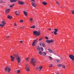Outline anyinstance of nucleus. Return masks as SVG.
<instances>
[{
  "label": "nucleus",
  "mask_w": 74,
  "mask_h": 74,
  "mask_svg": "<svg viewBox=\"0 0 74 74\" xmlns=\"http://www.w3.org/2000/svg\"><path fill=\"white\" fill-rule=\"evenodd\" d=\"M15 58H16V59H17V61L18 62V63L19 64V65H20V63H21V57L19 56L18 54L15 55Z\"/></svg>",
  "instance_id": "nucleus-1"
},
{
  "label": "nucleus",
  "mask_w": 74,
  "mask_h": 74,
  "mask_svg": "<svg viewBox=\"0 0 74 74\" xmlns=\"http://www.w3.org/2000/svg\"><path fill=\"white\" fill-rule=\"evenodd\" d=\"M37 61L36 59H35L33 58H31V59L30 61V63L31 64H32L33 66L35 67V63H36Z\"/></svg>",
  "instance_id": "nucleus-2"
},
{
  "label": "nucleus",
  "mask_w": 74,
  "mask_h": 74,
  "mask_svg": "<svg viewBox=\"0 0 74 74\" xmlns=\"http://www.w3.org/2000/svg\"><path fill=\"white\" fill-rule=\"evenodd\" d=\"M40 31L37 32L36 31H34L33 32V34L35 35H36V36H38L40 35Z\"/></svg>",
  "instance_id": "nucleus-3"
},
{
  "label": "nucleus",
  "mask_w": 74,
  "mask_h": 74,
  "mask_svg": "<svg viewBox=\"0 0 74 74\" xmlns=\"http://www.w3.org/2000/svg\"><path fill=\"white\" fill-rule=\"evenodd\" d=\"M4 70L5 72H7V71H8V73H10V72L11 70V69L9 67H6L5 68Z\"/></svg>",
  "instance_id": "nucleus-4"
},
{
  "label": "nucleus",
  "mask_w": 74,
  "mask_h": 74,
  "mask_svg": "<svg viewBox=\"0 0 74 74\" xmlns=\"http://www.w3.org/2000/svg\"><path fill=\"white\" fill-rule=\"evenodd\" d=\"M1 24H0V27H3V26L6 24L5 23V22L4 21H2L1 23Z\"/></svg>",
  "instance_id": "nucleus-5"
},
{
  "label": "nucleus",
  "mask_w": 74,
  "mask_h": 74,
  "mask_svg": "<svg viewBox=\"0 0 74 74\" xmlns=\"http://www.w3.org/2000/svg\"><path fill=\"white\" fill-rule=\"evenodd\" d=\"M69 58L73 61H74V56L72 55H70L69 56Z\"/></svg>",
  "instance_id": "nucleus-6"
},
{
  "label": "nucleus",
  "mask_w": 74,
  "mask_h": 74,
  "mask_svg": "<svg viewBox=\"0 0 74 74\" xmlns=\"http://www.w3.org/2000/svg\"><path fill=\"white\" fill-rule=\"evenodd\" d=\"M37 41V39L34 40V42L32 43V45L33 47H34V46H35V44H36V43Z\"/></svg>",
  "instance_id": "nucleus-7"
},
{
  "label": "nucleus",
  "mask_w": 74,
  "mask_h": 74,
  "mask_svg": "<svg viewBox=\"0 0 74 74\" xmlns=\"http://www.w3.org/2000/svg\"><path fill=\"white\" fill-rule=\"evenodd\" d=\"M54 30L55 31H54L53 34H55V35H56L57 34V33H56V32H58V29H54Z\"/></svg>",
  "instance_id": "nucleus-8"
},
{
  "label": "nucleus",
  "mask_w": 74,
  "mask_h": 74,
  "mask_svg": "<svg viewBox=\"0 0 74 74\" xmlns=\"http://www.w3.org/2000/svg\"><path fill=\"white\" fill-rule=\"evenodd\" d=\"M45 42H47V43H51V42H53V40H47Z\"/></svg>",
  "instance_id": "nucleus-9"
},
{
  "label": "nucleus",
  "mask_w": 74,
  "mask_h": 74,
  "mask_svg": "<svg viewBox=\"0 0 74 74\" xmlns=\"http://www.w3.org/2000/svg\"><path fill=\"white\" fill-rule=\"evenodd\" d=\"M42 69V66H40L39 67L36 68V70H38V71H41V70Z\"/></svg>",
  "instance_id": "nucleus-10"
},
{
  "label": "nucleus",
  "mask_w": 74,
  "mask_h": 74,
  "mask_svg": "<svg viewBox=\"0 0 74 74\" xmlns=\"http://www.w3.org/2000/svg\"><path fill=\"white\" fill-rule=\"evenodd\" d=\"M18 3L19 5H23V4H25V3H24V2L22 1L20 2L19 1H18Z\"/></svg>",
  "instance_id": "nucleus-11"
},
{
  "label": "nucleus",
  "mask_w": 74,
  "mask_h": 74,
  "mask_svg": "<svg viewBox=\"0 0 74 74\" xmlns=\"http://www.w3.org/2000/svg\"><path fill=\"white\" fill-rule=\"evenodd\" d=\"M15 13L16 15H18L20 14V12L19 11H16L15 12Z\"/></svg>",
  "instance_id": "nucleus-12"
},
{
  "label": "nucleus",
  "mask_w": 74,
  "mask_h": 74,
  "mask_svg": "<svg viewBox=\"0 0 74 74\" xmlns=\"http://www.w3.org/2000/svg\"><path fill=\"white\" fill-rule=\"evenodd\" d=\"M27 66H28V64H27L26 66V70L27 71H30V69H29V68Z\"/></svg>",
  "instance_id": "nucleus-13"
},
{
  "label": "nucleus",
  "mask_w": 74,
  "mask_h": 74,
  "mask_svg": "<svg viewBox=\"0 0 74 74\" xmlns=\"http://www.w3.org/2000/svg\"><path fill=\"white\" fill-rule=\"evenodd\" d=\"M17 1V0H10V2L11 3H15Z\"/></svg>",
  "instance_id": "nucleus-14"
},
{
  "label": "nucleus",
  "mask_w": 74,
  "mask_h": 74,
  "mask_svg": "<svg viewBox=\"0 0 74 74\" xmlns=\"http://www.w3.org/2000/svg\"><path fill=\"white\" fill-rule=\"evenodd\" d=\"M10 58H11V61H14V60H15V59L13 57H12V56H10Z\"/></svg>",
  "instance_id": "nucleus-15"
},
{
  "label": "nucleus",
  "mask_w": 74,
  "mask_h": 74,
  "mask_svg": "<svg viewBox=\"0 0 74 74\" xmlns=\"http://www.w3.org/2000/svg\"><path fill=\"white\" fill-rule=\"evenodd\" d=\"M32 5L33 6V7H36V4L32 2Z\"/></svg>",
  "instance_id": "nucleus-16"
},
{
  "label": "nucleus",
  "mask_w": 74,
  "mask_h": 74,
  "mask_svg": "<svg viewBox=\"0 0 74 74\" xmlns=\"http://www.w3.org/2000/svg\"><path fill=\"white\" fill-rule=\"evenodd\" d=\"M23 12H24V15L26 16L27 15V12H26L23 11Z\"/></svg>",
  "instance_id": "nucleus-17"
},
{
  "label": "nucleus",
  "mask_w": 74,
  "mask_h": 74,
  "mask_svg": "<svg viewBox=\"0 0 74 74\" xmlns=\"http://www.w3.org/2000/svg\"><path fill=\"white\" fill-rule=\"evenodd\" d=\"M37 51H40V47L39 46H37L36 48Z\"/></svg>",
  "instance_id": "nucleus-18"
},
{
  "label": "nucleus",
  "mask_w": 74,
  "mask_h": 74,
  "mask_svg": "<svg viewBox=\"0 0 74 74\" xmlns=\"http://www.w3.org/2000/svg\"><path fill=\"white\" fill-rule=\"evenodd\" d=\"M10 9H6L5 10V13H8V12H10Z\"/></svg>",
  "instance_id": "nucleus-19"
},
{
  "label": "nucleus",
  "mask_w": 74,
  "mask_h": 74,
  "mask_svg": "<svg viewBox=\"0 0 74 74\" xmlns=\"http://www.w3.org/2000/svg\"><path fill=\"white\" fill-rule=\"evenodd\" d=\"M12 18V16H11L10 15H8V19H10Z\"/></svg>",
  "instance_id": "nucleus-20"
},
{
  "label": "nucleus",
  "mask_w": 74,
  "mask_h": 74,
  "mask_svg": "<svg viewBox=\"0 0 74 74\" xmlns=\"http://www.w3.org/2000/svg\"><path fill=\"white\" fill-rule=\"evenodd\" d=\"M48 51L50 53H53V51H52L51 49H49Z\"/></svg>",
  "instance_id": "nucleus-21"
},
{
  "label": "nucleus",
  "mask_w": 74,
  "mask_h": 74,
  "mask_svg": "<svg viewBox=\"0 0 74 74\" xmlns=\"http://www.w3.org/2000/svg\"><path fill=\"white\" fill-rule=\"evenodd\" d=\"M42 4H44V5H47V3L45 2H42Z\"/></svg>",
  "instance_id": "nucleus-22"
},
{
  "label": "nucleus",
  "mask_w": 74,
  "mask_h": 74,
  "mask_svg": "<svg viewBox=\"0 0 74 74\" xmlns=\"http://www.w3.org/2000/svg\"><path fill=\"white\" fill-rule=\"evenodd\" d=\"M35 27H36V26H35V25H34V26H32V27H30V28H31V29H32V28H33V29H34Z\"/></svg>",
  "instance_id": "nucleus-23"
},
{
  "label": "nucleus",
  "mask_w": 74,
  "mask_h": 74,
  "mask_svg": "<svg viewBox=\"0 0 74 74\" xmlns=\"http://www.w3.org/2000/svg\"><path fill=\"white\" fill-rule=\"evenodd\" d=\"M39 53L40 55H41L42 54V52L41 51H40L39 52Z\"/></svg>",
  "instance_id": "nucleus-24"
},
{
  "label": "nucleus",
  "mask_w": 74,
  "mask_h": 74,
  "mask_svg": "<svg viewBox=\"0 0 74 74\" xmlns=\"http://www.w3.org/2000/svg\"><path fill=\"white\" fill-rule=\"evenodd\" d=\"M42 45L43 47H45V44L44 43H42Z\"/></svg>",
  "instance_id": "nucleus-25"
},
{
  "label": "nucleus",
  "mask_w": 74,
  "mask_h": 74,
  "mask_svg": "<svg viewBox=\"0 0 74 74\" xmlns=\"http://www.w3.org/2000/svg\"><path fill=\"white\" fill-rule=\"evenodd\" d=\"M43 53L44 55H47V53H46V52H43Z\"/></svg>",
  "instance_id": "nucleus-26"
},
{
  "label": "nucleus",
  "mask_w": 74,
  "mask_h": 74,
  "mask_svg": "<svg viewBox=\"0 0 74 74\" xmlns=\"http://www.w3.org/2000/svg\"><path fill=\"white\" fill-rule=\"evenodd\" d=\"M40 49H41V51H44V49L43 48V47H40Z\"/></svg>",
  "instance_id": "nucleus-27"
},
{
  "label": "nucleus",
  "mask_w": 74,
  "mask_h": 74,
  "mask_svg": "<svg viewBox=\"0 0 74 74\" xmlns=\"http://www.w3.org/2000/svg\"><path fill=\"white\" fill-rule=\"evenodd\" d=\"M14 5V4H13L10 5V8L12 7Z\"/></svg>",
  "instance_id": "nucleus-28"
},
{
  "label": "nucleus",
  "mask_w": 74,
  "mask_h": 74,
  "mask_svg": "<svg viewBox=\"0 0 74 74\" xmlns=\"http://www.w3.org/2000/svg\"><path fill=\"white\" fill-rule=\"evenodd\" d=\"M25 28V26H23V27H20V29H23V28Z\"/></svg>",
  "instance_id": "nucleus-29"
},
{
  "label": "nucleus",
  "mask_w": 74,
  "mask_h": 74,
  "mask_svg": "<svg viewBox=\"0 0 74 74\" xmlns=\"http://www.w3.org/2000/svg\"><path fill=\"white\" fill-rule=\"evenodd\" d=\"M49 58L50 60H52V58L50 56H49Z\"/></svg>",
  "instance_id": "nucleus-30"
},
{
  "label": "nucleus",
  "mask_w": 74,
  "mask_h": 74,
  "mask_svg": "<svg viewBox=\"0 0 74 74\" xmlns=\"http://www.w3.org/2000/svg\"><path fill=\"white\" fill-rule=\"evenodd\" d=\"M29 57H28V58H27L26 59V60H25L26 61H29Z\"/></svg>",
  "instance_id": "nucleus-31"
},
{
  "label": "nucleus",
  "mask_w": 74,
  "mask_h": 74,
  "mask_svg": "<svg viewBox=\"0 0 74 74\" xmlns=\"http://www.w3.org/2000/svg\"><path fill=\"white\" fill-rule=\"evenodd\" d=\"M58 67H61L62 66V64H58Z\"/></svg>",
  "instance_id": "nucleus-32"
},
{
  "label": "nucleus",
  "mask_w": 74,
  "mask_h": 74,
  "mask_svg": "<svg viewBox=\"0 0 74 74\" xmlns=\"http://www.w3.org/2000/svg\"><path fill=\"white\" fill-rule=\"evenodd\" d=\"M52 66H53V65H52V64H51L49 66V67H52Z\"/></svg>",
  "instance_id": "nucleus-33"
},
{
  "label": "nucleus",
  "mask_w": 74,
  "mask_h": 74,
  "mask_svg": "<svg viewBox=\"0 0 74 74\" xmlns=\"http://www.w3.org/2000/svg\"><path fill=\"white\" fill-rule=\"evenodd\" d=\"M56 4L57 5H59V3L58 2L56 1Z\"/></svg>",
  "instance_id": "nucleus-34"
},
{
  "label": "nucleus",
  "mask_w": 74,
  "mask_h": 74,
  "mask_svg": "<svg viewBox=\"0 0 74 74\" xmlns=\"http://www.w3.org/2000/svg\"><path fill=\"white\" fill-rule=\"evenodd\" d=\"M29 19L30 21H31V22H32L33 21V19L32 18H30Z\"/></svg>",
  "instance_id": "nucleus-35"
},
{
  "label": "nucleus",
  "mask_w": 74,
  "mask_h": 74,
  "mask_svg": "<svg viewBox=\"0 0 74 74\" xmlns=\"http://www.w3.org/2000/svg\"><path fill=\"white\" fill-rule=\"evenodd\" d=\"M42 40V38H40L39 39V41H41V40Z\"/></svg>",
  "instance_id": "nucleus-36"
},
{
  "label": "nucleus",
  "mask_w": 74,
  "mask_h": 74,
  "mask_svg": "<svg viewBox=\"0 0 74 74\" xmlns=\"http://www.w3.org/2000/svg\"><path fill=\"white\" fill-rule=\"evenodd\" d=\"M62 68H63V69H65V66L64 65H63L62 66Z\"/></svg>",
  "instance_id": "nucleus-37"
},
{
  "label": "nucleus",
  "mask_w": 74,
  "mask_h": 74,
  "mask_svg": "<svg viewBox=\"0 0 74 74\" xmlns=\"http://www.w3.org/2000/svg\"><path fill=\"white\" fill-rule=\"evenodd\" d=\"M20 71L19 70H17V73H18V74H19V73H20Z\"/></svg>",
  "instance_id": "nucleus-38"
},
{
  "label": "nucleus",
  "mask_w": 74,
  "mask_h": 74,
  "mask_svg": "<svg viewBox=\"0 0 74 74\" xmlns=\"http://www.w3.org/2000/svg\"><path fill=\"white\" fill-rule=\"evenodd\" d=\"M45 38H46V40H48V37L47 36H45Z\"/></svg>",
  "instance_id": "nucleus-39"
},
{
  "label": "nucleus",
  "mask_w": 74,
  "mask_h": 74,
  "mask_svg": "<svg viewBox=\"0 0 74 74\" xmlns=\"http://www.w3.org/2000/svg\"><path fill=\"white\" fill-rule=\"evenodd\" d=\"M20 22L21 23H22V22H23V20H21L20 21Z\"/></svg>",
  "instance_id": "nucleus-40"
},
{
  "label": "nucleus",
  "mask_w": 74,
  "mask_h": 74,
  "mask_svg": "<svg viewBox=\"0 0 74 74\" xmlns=\"http://www.w3.org/2000/svg\"><path fill=\"white\" fill-rule=\"evenodd\" d=\"M71 12L73 14H74V11H71Z\"/></svg>",
  "instance_id": "nucleus-41"
},
{
  "label": "nucleus",
  "mask_w": 74,
  "mask_h": 74,
  "mask_svg": "<svg viewBox=\"0 0 74 74\" xmlns=\"http://www.w3.org/2000/svg\"><path fill=\"white\" fill-rule=\"evenodd\" d=\"M59 62H60V60H57V62L58 63Z\"/></svg>",
  "instance_id": "nucleus-42"
},
{
  "label": "nucleus",
  "mask_w": 74,
  "mask_h": 74,
  "mask_svg": "<svg viewBox=\"0 0 74 74\" xmlns=\"http://www.w3.org/2000/svg\"><path fill=\"white\" fill-rule=\"evenodd\" d=\"M14 25L15 26H17L16 24V23H14Z\"/></svg>",
  "instance_id": "nucleus-43"
},
{
  "label": "nucleus",
  "mask_w": 74,
  "mask_h": 74,
  "mask_svg": "<svg viewBox=\"0 0 74 74\" xmlns=\"http://www.w3.org/2000/svg\"><path fill=\"white\" fill-rule=\"evenodd\" d=\"M32 1L33 2H34V0H30Z\"/></svg>",
  "instance_id": "nucleus-44"
},
{
  "label": "nucleus",
  "mask_w": 74,
  "mask_h": 74,
  "mask_svg": "<svg viewBox=\"0 0 74 74\" xmlns=\"http://www.w3.org/2000/svg\"><path fill=\"white\" fill-rule=\"evenodd\" d=\"M23 42L22 40L20 41V42L21 43H22V42Z\"/></svg>",
  "instance_id": "nucleus-45"
},
{
  "label": "nucleus",
  "mask_w": 74,
  "mask_h": 74,
  "mask_svg": "<svg viewBox=\"0 0 74 74\" xmlns=\"http://www.w3.org/2000/svg\"><path fill=\"white\" fill-rule=\"evenodd\" d=\"M9 38V36H7V38Z\"/></svg>",
  "instance_id": "nucleus-46"
},
{
  "label": "nucleus",
  "mask_w": 74,
  "mask_h": 74,
  "mask_svg": "<svg viewBox=\"0 0 74 74\" xmlns=\"http://www.w3.org/2000/svg\"><path fill=\"white\" fill-rule=\"evenodd\" d=\"M2 3V1H0V3Z\"/></svg>",
  "instance_id": "nucleus-47"
},
{
  "label": "nucleus",
  "mask_w": 74,
  "mask_h": 74,
  "mask_svg": "<svg viewBox=\"0 0 74 74\" xmlns=\"http://www.w3.org/2000/svg\"><path fill=\"white\" fill-rule=\"evenodd\" d=\"M49 30H51V28L48 29Z\"/></svg>",
  "instance_id": "nucleus-48"
},
{
  "label": "nucleus",
  "mask_w": 74,
  "mask_h": 74,
  "mask_svg": "<svg viewBox=\"0 0 74 74\" xmlns=\"http://www.w3.org/2000/svg\"><path fill=\"white\" fill-rule=\"evenodd\" d=\"M39 45H41V43H39Z\"/></svg>",
  "instance_id": "nucleus-49"
},
{
  "label": "nucleus",
  "mask_w": 74,
  "mask_h": 74,
  "mask_svg": "<svg viewBox=\"0 0 74 74\" xmlns=\"http://www.w3.org/2000/svg\"><path fill=\"white\" fill-rule=\"evenodd\" d=\"M51 33H54V32L52 31V32H51Z\"/></svg>",
  "instance_id": "nucleus-50"
},
{
  "label": "nucleus",
  "mask_w": 74,
  "mask_h": 74,
  "mask_svg": "<svg viewBox=\"0 0 74 74\" xmlns=\"http://www.w3.org/2000/svg\"><path fill=\"white\" fill-rule=\"evenodd\" d=\"M15 71L16 73H17V72H18V71Z\"/></svg>",
  "instance_id": "nucleus-51"
},
{
  "label": "nucleus",
  "mask_w": 74,
  "mask_h": 74,
  "mask_svg": "<svg viewBox=\"0 0 74 74\" xmlns=\"http://www.w3.org/2000/svg\"><path fill=\"white\" fill-rule=\"evenodd\" d=\"M57 74H59V73L58 72L57 73Z\"/></svg>",
  "instance_id": "nucleus-52"
},
{
  "label": "nucleus",
  "mask_w": 74,
  "mask_h": 74,
  "mask_svg": "<svg viewBox=\"0 0 74 74\" xmlns=\"http://www.w3.org/2000/svg\"><path fill=\"white\" fill-rule=\"evenodd\" d=\"M60 59H61V60H62V59L61 58H60Z\"/></svg>",
  "instance_id": "nucleus-53"
},
{
  "label": "nucleus",
  "mask_w": 74,
  "mask_h": 74,
  "mask_svg": "<svg viewBox=\"0 0 74 74\" xmlns=\"http://www.w3.org/2000/svg\"><path fill=\"white\" fill-rule=\"evenodd\" d=\"M62 74H63V73H62Z\"/></svg>",
  "instance_id": "nucleus-54"
}]
</instances>
